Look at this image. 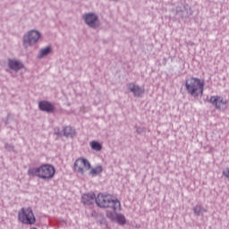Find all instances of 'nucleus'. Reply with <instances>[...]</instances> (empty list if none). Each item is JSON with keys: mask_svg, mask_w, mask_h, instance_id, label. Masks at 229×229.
<instances>
[{"mask_svg": "<svg viewBox=\"0 0 229 229\" xmlns=\"http://www.w3.org/2000/svg\"><path fill=\"white\" fill-rule=\"evenodd\" d=\"M193 212L195 214V216H199L200 214H207V212H208V210L203 207H201V205L197 204L195 207H193Z\"/></svg>", "mask_w": 229, "mask_h": 229, "instance_id": "14", "label": "nucleus"}, {"mask_svg": "<svg viewBox=\"0 0 229 229\" xmlns=\"http://www.w3.org/2000/svg\"><path fill=\"white\" fill-rule=\"evenodd\" d=\"M177 17L180 19H188L192 15V9H191V5L185 3L177 4L175 9L173 10Z\"/></svg>", "mask_w": 229, "mask_h": 229, "instance_id": "5", "label": "nucleus"}, {"mask_svg": "<svg viewBox=\"0 0 229 229\" xmlns=\"http://www.w3.org/2000/svg\"><path fill=\"white\" fill-rule=\"evenodd\" d=\"M223 174L225 176V178L229 179V167H226L225 169L223 170Z\"/></svg>", "mask_w": 229, "mask_h": 229, "instance_id": "20", "label": "nucleus"}, {"mask_svg": "<svg viewBox=\"0 0 229 229\" xmlns=\"http://www.w3.org/2000/svg\"><path fill=\"white\" fill-rule=\"evenodd\" d=\"M95 202L100 208H111L113 212L121 211V201L112 194L98 193Z\"/></svg>", "mask_w": 229, "mask_h": 229, "instance_id": "1", "label": "nucleus"}, {"mask_svg": "<svg viewBox=\"0 0 229 229\" xmlns=\"http://www.w3.org/2000/svg\"><path fill=\"white\" fill-rule=\"evenodd\" d=\"M129 89L134 94V96H139L140 92H142V89H140L139 86H135L133 83L129 84Z\"/></svg>", "mask_w": 229, "mask_h": 229, "instance_id": "16", "label": "nucleus"}, {"mask_svg": "<svg viewBox=\"0 0 229 229\" xmlns=\"http://www.w3.org/2000/svg\"><path fill=\"white\" fill-rule=\"evenodd\" d=\"M39 110L42 112H54L55 106L47 101H41L38 103Z\"/></svg>", "mask_w": 229, "mask_h": 229, "instance_id": "12", "label": "nucleus"}, {"mask_svg": "<svg viewBox=\"0 0 229 229\" xmlns=\"http://www.w3.org/2000/svg\"><path fill=\"white\" fill-rule=\"evenodd\" d=\"M8 66L13 71H21V69H22L24 67V65H22V63H21L20 61L15 60V59H9Z\"/></svg>", "mask_w": 229, "mask_h": 229, "instance_id": "13", "label": "nucleus"}, {"mask_svg": "<svg viewBox=\"0 0 229 229\" xmlns=\"http://www.w3.org/2000/svg\"><path fill=\"white\" fill-rule=\"evenodd\" d=\"M51 53V47H47L40 50V56H46V55H49Z\"/></svg>", "mask_w": 229, "mask_h": 229, "instance_id": "19", "label": "nucleus"}, {"mask_svg": "<svg viewBox=\"0 0 229 229\" xmlns=\"http://www.w3.org/2000/svg\"><path fill=\"white\" fill-rule=\"evenodd\" d=\"M29 176H36L39 180H44V182H49L55 178L56 174V169L53 165L43 164L38 167L30 168L28 170Z\"/></svg>", "mask_w": 229, "mask_h": 229, "instance_id": "2", "label": "nucleus"}, {"mask_svg": "<svg viewBox=\"0 0 229 229\" xmlns=\"http://www.w3.org/2000/svg\"><path fill=\"white\" fill-rule=\"evenodd\" d=\"M82 19L90 28H96L98 26V16L94 13L84 14Z\"/></svg>", "mask_w": 229, "mask_h": 229, "instance_id": "10", "label": "nucleus"}, {"mask_svg": "<svg viewBox=\"0 0 229 229\" xmlns=\"http://www.w3.org/2000/svg\"><path fill=\"white\" fill-rule=\"evenodd\" d=\"M209 103L216 106L217 110H225L226 108V99H224L223 97L212 96L210 97Z\"/></svg>", "mask_w": 229, "mask_h": 229, "instance_id": "8", "label": "nucleus"}, {"mask_svg": "<svg viewBox=\"0 0 229 229\" xmlns=\"http://www.w3.org/2000/svg\"><path fill=\"white\" fill-rule=\"evenodd\" d=\"M73 169L76 173H79L80 174H85V173H87V171L90 169V163L85 158H78L74 162Z\"/></svg>", "mask_w": 229, "mask_h": 229, "instance_id": "6", "label": "nucleus"}, {"mask_svg": "<svg viewBox=\"0 0 229 229\" xmlns=\"http://www.w3.org/2000/svg\"><path fill=\"white\" fill-rule=\"evenodd\" d=\"M106 217L111 221H115L118 225H126V217L123 214L117 213V211H107Z\"/></svg>", "mask_w": 229, "mask_h": 229, "instance_id": "9", "label": "nucleus"}, {"mask_svg": "<svg viewBox=\"0 0 229 229\" xmlns=\"http://www.w3.org/2000/svg\"><path fill=\"white\" fill-rule=\"evenodd\" d=\"M89 146L91 148V149H94V151H101L102 149V146L101 143L98 142V141H91L89 143Z\"/></svg>", "mask_w": 229, "mask_h": 229, "instance_id": "18", "label": "nucleus"}, {"mask_svg": "<svg viewBox=\"0 0 229 229\" xmlns=\"http://www.w3.org/2000/svg\"><path fill=\"white\" fill-rule=\"evenodd\" d=\"M185 89L187 93L191 94L192 98H201L205 90V81L191 77L185 81Z\"/></svg>", "mask_w": 229, "mask_h": 229, "instance_id": "3", "label": "nucleus"}, {"mask_svg": "<svg viewBox=\"0 0 229 229\" xmlns=\"http://www.w3.org/2000/svg\"><path fill=\"white\" fill-rule=\"evenodd\" d=\"M38 38H40V32L37 30L29 31V33L25 35L23 38L25 47H28V46H32V44L38 42Z\"/></svg>", "mask_w": 229, "mask_h": 229, "instance_id": "7", "label": "nucleus"}, {"mask_svg": "<svg viewBox=\"0 0 229 229\" xmlns=\"http://www.w3.org/2000/svg\"><path fill=\"white\" fill-rule=\"evenodd\" d=\"M102 172H103V166L98 165V166H96L95 168H92L89 172V174L91 176H98V174H101Z\"/></svg>", "mask_w": 229, "mask_h": 229, "instance_id": "17", "label": "nucleus"}, {"mask_svg": "<svg viewBox=\"0 0 229 229\" xmlns=\"http://www.w3.org/2000/svg\"><path fill=\"white\" fill-rule=\"evenodd\" d=\"M18 221L22 225H35L37 218L31 208H21L18 212Z\"/></svg>", "mask_w": 229, "mask_h": 229, "instance_id": "4", "label": "nucleus"}, {"mask_svg": "<svg viewBox=\"0 0 229 229\" xmlns=\"http://www.w3.org/2000/svg\"><path fill=\"white\" fill-rule=\"evenodd\" d=\"M209 1H214V0H209Z\"/></svg>", "mask_w": 229, "mask_h": 229, "instance_id": "21", "label": "nucleus"}, {"mask_svg": "<svg viewBox=\"0 0 229 229\" xmlns=\"http://www.w3.org/2000/svg\"><path fill=\"white\" fill-rule=\"evenodd\" d=\"M63 131L65 137H74L76 135V131H74L71 126L64 127Z\"/></svg>", "mask_w": 229, "mask_h": 229, "instance_id": "15", "label": "nucleus"}, {"mask_svg": "<svg viewBox=\"0 0 229 229\" xmlns=\"http://www.w3.org/2000/svg\"><path fill=\"white\" fill-rule=\"evenodd\" d=\"M96 194L94 193H86L81 197V201L84 205H92L96 201Z\"/></svg>", "mask_w": 229, "mask_h": 229, "instance_id": "11", "label": "nucleus"}]
</instances>
